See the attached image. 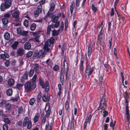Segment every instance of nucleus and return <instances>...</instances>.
<instances>
[{
	"label": "nucleus",
	"instance_id": "c85d7f7f",
	"mask_svg": "<svg viewBox=\"0 0 130 130\" xmlns=\"http://www.w3.org/2000/svg\"><path fill=\"white\" fill-rule=\"evenodd\" d=\"M11 104L9 103H8L6 105L5 108L6 110H9L11 108Z\"/></svg>",
	"mask_w": 130,
	"mask_h": 130
},
{
	"label": "nucleus",
	"instance_id": "ddd939ff",
	"mask_svg": "<svg viewBox=\"0 0 130 130\" xmlns=\"http://www.w3.org/2000/svg\"><path fill=\"white\" fill-rule=\"evenodd\" d=\"M68 63L67 61V60L65 58L64 59L63 62V64L62 66V69L64 70H68Z\"/></svg>",
	"mask_w": 130,
	"mask_h": 130
},
{
	"label": "nucleus",
	"instance_id": "5701e85b",
	"mask_svg": "<svg viewBox=\"0 0 130 130\" xmlns=\"http://www.w3.org/2000/svg\"><path fill=\"white\" fill-rule=\"evenodd\" d=\"M19 42L18 41H15L11 45L13 49L15 50L17 49L18 46L19 45Z\"/></svg>",
	"mask_w": 130,
	"mask_h": 130
},
{
	"label": "nucleus",
	"instance_id": "6ab92c4d",
	"mask_svg": "<svg viewBox=\"0 0 130 130\" xmlns=\"http://www.w3.org/2000/svg\"><path fill=\"white\" fill-rule=\"evenodd\" d=\"M14 81L12 78L9 79L8 82V84L9 86H11L14 85Z\"/></svg>",
	"mask_w": 130,
	"mask_h": 130
},
{
	"label": "nucleus",
	"instance_id": "423d86ee",
	"mask_svg": "<svg viewBox=\"0 0 130 130\" xmlns=\"http://www.w3.org/2000/svg\"><path fill=\"white\" fill-rule=\"evenodd\" d=\"M27 125V128L28 129L30 128L31 126V121L29 120L28 117H25L24 119L22 126L23 127H25Z\"/></svg>",
	"mask_w": 130,
	"mask_h": 130
},
{
	"label": "nucleus",
	"instance_id": "9d476101",
	"mask_svg": "<svg viewBox=\"0 0 130 130\" xmlns=\"http://www.w3.org/2000/svg\"><path fill=\"white\" fill-rule=\"evenodd\" d=\"M32 67L33 68L32 69L35 71L36 73H38L39 72V66L38 64L34 63L32 64Z\"/></svg>",
	"mask_w": 130,
	"mask_h": 130
},
{
	"label": "nucleus",
	"instance_id": "338daca9",
	"mask_svg": "<svg viewBox=\"0 0 130 130\" xmlns=\"http://www.w3.org/2000/svg\"><path fill=\"white\" fill-rule=\"evenodd\" d=\"M37 77V75L36 74H35L34 75L33 78L32 79V80L33 81V82H35V81L36 80Z\"/></svg>",
	"mask_w": 130,
	"mask_h": 130
},
{
	"label": "nucleus",
	"instance_id": "0eeeda50",
	"mask_svg": "<svg viewBox=\"0 0 130 130\" xmlns=\"http://www.w3.org/2000/svg\"><path fill=\"white\" fill-rule=\"evenodd\" d=\"M106 98L104 97H103L102 99L101 100L100 104V108L102 110H104L106 106Z\"/></svg>",
	"mask_w": 130,
	"mask_h": 130
},
{
	"label": "nucleus",
	"instance_id": "603ef678",
	"mask_svg": "<svg viewBox=\"0 0 130 130\" xmlns=\"http://www.w3.org/2000/svg\"><path fill=\"white\" fill-rule=\"evenodd\" d=\"M45 2V0H41L39 2V5H38V6H41L42 7V5L44 4Z\"/></svg>",
	"mask_w": 130,
	"mask_h": 130
},
{
	"label": "nucleus",
	"instance_id": "4be33fe9",
	"mask_svg": "<svg viewBox=\"0 0 130 130\" xmlns=\"http://www.w3.org/2000/svg\"><path fill=\"white\" fill-rule=\"evenodd\" d=\"M84 58L82 57L80 60V69L82 72L83 71L84 69L83 64L84 63Z\"/></svg>",
	"mask_w": 130,
	"mask_h": 130
},
{
	"label": "nucleus",
	"instance_id": "c756f323",
	"mask_svg": "<svg viewBox=\"0 0 130 130\" xmlns=\"http://www.w3.org/2000/svg\"><path fill=\"white\" fill-rule=\"evenodd\" d=\"M124 97L125 99H128L129 98L128 94L126 91H124L123 93Z\"/></svg>",
	"mask_w": 130,
	"mask_h": 130
},
{
	"label": "nucleus",
	"instance_id": "2f4dec72",
	"mask_svg": "<svg viewBox=\"0 0 130 130\" xmlns=\"http://www.w3.org/2000/svg\"><path fill=\"white\" fill-rule=\"evenodd\" d=\"M91 117L92 116L91 115H90L89 117H87L86 119L85 122L87 123H88V122L89 123Z\"/></svg>",
	"mask_w": 130,
	"mask_h": 130
},
{
	"label": "nucleus",
	"instance_id": "864d4df0",
	"mask_svg": "<svg viewBox=\"0 0 130 130\" xmlns=\"http://www.w3.org/2000/svg\"><path fill=\"white\" fill-rule=\"evenodd\" d=\"M28 73L27 71H26L24 74L23 76V77L24 78V79H27L28 77Z\"/></svg>",
	"mask_w": 130,
	"mask_h": 130
},
{
	"label": "nucleus",
	"instance_id": "f03ea898",
	"mask_svg": "<svg viewBox=\"0 0 130 130\" xmlns=\"http://www.w3.org/2000/svg\"><path fill=\"white\" fill-rule=\"evenodd\" d=\"M54 42V39L53 37H51L50 39H48L47 40L43 47L44 50V51H46L47 52H48L50 51V49L48 47L50 46L51 44H53Z\"/></svg>",
	"mask_w": 130,
	"mask_h": 130
},
{
	"label": "nucleus",
	"instance_id": "b1692460",
	"mask_svg": "<svg viewBox=\"0 0 130 130\" xmlns=\"http://www.w3.org/2000/svg\"><path fill=\"white\" fill-rule=\"evenodd\" d=\"M58 19V18L56 17L55 15H54L52 17L51 21L53 23H55L57 22V21Z\"/></svg>",
	"mask_w": 130,
	"mask_h": 130
},
{
	"label": "nucleus",
	"instance_id": "f704fd0d",
	"mask_svg": "<svg viewBox=\"0 0 130 130\" xmlns=\"http://www.w3.org/2000/svg\"><path fill=\"white\" fill-rule=\"evenodd\" d=\"M29 22L28 20H25L23 22V24L24 26L27 27H28L29 25Z\"/></svg>",
	"mask_w": 130,
	"mask_h": 130
},
{
	"label": "nucleus",
	"instance_id": "a211bd4d",
	"mask_svg": "<svg viewBox=\"0 0 130 130\" xmlns=\"http://www.w3.org/2000/svg\"><path fill=\"white\" fill-rule=\"evenodd\" d=\"M31 44L29 42H26L24 45V48L26 50H29L31 47Z\"/></svg>",
	"mask_w": 130,
	"mask_h": 130
},
{
	"label": "nucleus",
	"instance_id": "393cba45",
	"mask_svg": "<svg viewBox=\"0 0 130 130\" xmlns=\"http://www.w3.org/2000/svg\"><path fill=\"white\" fill-rule=\"evenodd\" d=\"M60 31V29H59L57 30H54L52 31V35L53 36H54L57 35L58 34Z\"/></svg>",
	"mask_w": 130,
	"mask_h": 130
},
{
	"label": "nucleus",
	"instance_id": "79ce46f5",
	"mask_svg": "<svg viewBox=\"0 0 130 130\" xmlns=\"http://www.w3.org/2000/svg\"><path fill=\"white\" fill-rule=\"evenodd\" d=\"M101 113L103 112L104 113L103 116L104 117H105L106 116H107L108 115V113L107 111L104 110H103V111L101 110Z\"/></svg>",
	"mask_w": 130,
	"mask_h": 130
},
{
	"label": "nucleus",
	"instance_id": "72a5a7b5",
	"mask_svg": "<svg viewBox=\"0 0 130 130\" xmlns=\"http://www.w3.org/2000/svg\"><path fill=\"white\" fill-rule=\"evenodd\" d=\"M4 121L6 124H9L11 122V121L8 118H5L3 120Z\"/></svg>",
	"mask_w": 130,
	"mask_h": 130
},
{
	"label": "nucleus",
	"instance_id": "49530a36",
	"mask_svg": "<svg viewBox=\"0 0 130 130\" xmlns=\"http://www.w3.org/2000/svg\"><path fill=\"white\" fill-rule=\"evenodd\" d=\"M39 117L38 116H35L34 119L33 120L34 121V123H35L38 121L39 119Z\"/></svg>",
	"mask_w": 130,
	"mask_h": 130
},
{
	"label": "nucleus",
	"instance_id": "3c124183",
	"mask_svg": "<svg viewBox=\"0 0 130 130\" xmlns=\"http://www.w3.org/2000/svg\"><path fill=\"white\" fill-rule=\"evenodd\" d=\"M69 104L68 101H66L65 104V108L66 110H67L69 108Z\"/></svg>",
	"mask_w": 130,
	"mask_h": 130
},
{
	"label": "nucleus",
	"instance_id": "412c9836",
	"mask_svg": "<svg viewBox=\"0 0 130 130\" xmlns=\"http://www.w3.org/2000/svg\"><path fill=\"white\" fill-rule=\"evenodd\" d=\"M10 34L8 32H6L4 35V39L6 40H8L10 39Z\"/></svg>",
	"mask_w": 130,
	"mask_h": 130
},
{
	"label": "nucleus",
	"instance_id": "dca6fc26",
	"mask_svg": "<svg viewBox=\"0 0 130 130\" xmlns=\"http://www.w3.org/2000/svg\"><path fill=\"white\" fill-rule=\"evenodd\" d=\"M79 3L80 1L79 0H76L75 9V11L76 12L78 11L80 8L79 6Z\"/></svg>",
	"mask_w": 130,
	"mask_h": 130
},
{
	"label": "nucleus",
	"instance_id": "9b49d317",
	"mask_svg": "<svg viewBox=\"0 0 130 130\" xmlns=\"http://www.w3.org/2000/svg\"><path fill=\"white\" fill-rule=\"evenodd\" d=\"M47 52L46 51H44L43 52L42 50H40L39 52L38 53L37 56L39 58L42 56V57H44L46 54Z\"/></svg>",
	"mask_w": 130,
	"mask_h": 130
},
{
	"label": "nucleus",
	"instance_id": "5fc2aeb1",
	"mask_svg": "<svg viewBox=\"0 0 130 130\" xmlns=\"http://www.w3.org/2000/svg\"><path fill=\"white\" fill-rule=\"evenodd\" d=\"M55 23V24H53L54 26L56 28H57L59 25L60 22L59 21H57Z\"/></svg>",
	"mask_w": 130,
	"mask_h": 130
},
{
	"label": "nucleus",
	"instance_id": "4468645a",
	"mask_svg": "<svg viewBox=\"0 0 130 130\" xmlns=\"http://www.w3.org/2000/svg\"><path fill=\"white\" fill-rule=\"evenodd\" d=\"M92 42V40H90L89 44L88 45V56H90L91 53L92 48L91 47V45Z\"/></svg>",
	"mask_w": 130,
	"mask_h": 130
},
{
	"label": "nucleus",
	"instance_id": "bf43d9fd",
	"mask_svg": "<svg viewBox=\"0 0 130 130\" xmlns=\"http://www.w3.org/2000/svg\"><path fill=\"white\" fill-rule=\"evenodd\" d=\"M48 66L50 65L51 64V61L50 59H48L45 62Z\"/></svg>",
	"mask_w": 130,
	"mask_h": 130
},
{
	"label": "nucleus",
	"instance_id": "de8ad7c7",
	"mask_svg": "<svg viewBox=\"0 0 130 130\" xmlns=\"http://www.w3.org/2000/svg\"><path fill=\"white\" fill-rule=\"evenodd\" d=\"M59 69V67L58 65H55L53 68L54 70L55 71H58Z\"/></svg>",
	"mask_w": 130,
	"mask_h": 130
},
{
	"label": "nucleus",
	"instance_id": "a19ab883",
	"mask_svg": "<svg viewBox=\"0 0 130 130\" xmlns=\"http://www.w3.org/2000/svg\"><path fill=\"white\" fill-rule=\"evenodd\" d=\"M74 7V4L72 3L71 5L70 6V9L71 14H72L73 10V8Z\"/></svg>",
	"mask_w": 130,
	"mask_h": 130
},
{
	"label": "nucleus",
	"instance_id": "0e129e2a",
	"mask_svg": "<svg viewBox=\"0 0 130 130\" xmlns=\"http://www.w3.org/2000/svg\"><path fill=\"white\" fill-rule=\"evenodd\" d=\"M17 32L18 34H21L22 31V29L20 27H18L17 29Z\"/></svg>",
	"mask_w": 130,
	"mask_h": 130
},
{
	"label": "nucleus",
	"instance_id": "a878e982",
	"mask_svg": "<svg viewBox=\"0 0 130 130\" xmlns=\"http://www.w3.org/2000/svg\"><path fill=\"white\" fill-rule=\"evenodd\" d=\"M50 11L51 12L53 11L55 7V4L53 3H51L50 4Z\"/></svg>",
	"mask_w": 130,
	"mask_h": 130
},
{
	"label": "nucleus",
	"instance_id": "aec40b11",
	"mask_svg": "<svg viewBox=\"0 0 130 130\" xmlns=\"http://www.w3.org/2000/svg\"><path fill=\"white\" fill-rule=\"evenodd\" d=\"M2 59L4 60H5L6 58H8L9 57V56L8 53L6 52H4V54H2Z\"/></svg>",
	"mask_w": 130,
	"mask_h": 130
},
{
	"label": "nucleus",
	"instance_id": "7c9ffc66",
	"mask_svg": "<svg viewBox=\"0 0 130 130\" xmlns=\"http://www.w3.org/2000/svg\"><path fill=\"white\" fill-rule=\"evenodd\" d=\"M75 121L74 120V118L72 119L71 123V128H74V123Z\"/></svg>",
	"mask_w": 130,
	"mask_h": 130
},
{
	"label": "nucleus",
	"instance_id": "e433bc0d",
	"mask_svg": "<svg viewBox=\"0 0 130 130\" xmlns=\"http://www.w3.org/2000/svg\"><path fill=\"white\" fill-rule=\"evenodd\" d=\"M33 53L32 51H30L29 52L26 54V57L27 58H29L31 57L32 56Z\"/></svg>",
	"mask_w": 130,
	"mask_h": 130
},
{
	"label": "nucleus",
	"instance_id": "a18cd8bd",
	"mask_svg": "<svg viewBox=\"0 0 130 130\" xmlns=\"http://www.w3.org/2000/svg\"><path fill=\"white\" fill-rule=\"evenodd\" d=\"M119 0H116V1H115V3H115L114 7H115V9L116 10V12H117V13L118 14V17H120V15L118 13V12L116 10V5H117V4H118V3L119 2Z\"/></svg>",
	"mask_w": 130,
	"mask_h": 130
},
{
	"label": "nucleus",
	"instance_id": "37998d69",
	"mask_svg": "<svg viewBox=\"0 0 130 130\" xmlns=\"http://www.w3.org/2000/svg\"><path fill=\"white\" fill-rule=\"evenodd\" d=\"M3 130H8V126L6 124H4L3 126Z\"/></svg>",
	"mask_w": 130,
	"mask_h": 130
},
{
	"label": "nucleus",
	"instance_id": "09e8293b",
	"mask_svg": "<svg viewBox=\"0 0 130 130\" xmlns=\"http://www.w3.org/2000/svg\"><path fill=\"white\" fill-rule=\"evenodd\" d=\"M10 62L9 60H7L5 63V66L6 67H8L10 66Z\"/></svg>",
	"mask_w": 130,
	"mask_h": 130
},
{
	"label": "nucleus",
	"instance_id": "4d7b16f0",
	"mask_svg": "<svg viewBox=\"0 0 130 130\" xmlns=\"http://www.w3.org/2000/svg\"><path fill=\"white\" fill-rule=\"evenodd\" d=\"M4 18H9L11 16V15L9 13H7L4 14Z\"/></svg>",
	"mask_w": 130,
	"mask_h": 130
},
{
	"label": "nucleus",
	"instance_id": "bb28decb",
	"mask_svg": "<svg viewBox=\"0 0 130 130\" xmlns=\"http://www.w3.org/2000/svg\"><path fill=\"white\" fill-rule=\"evenodd\" d=\"M53 28V26L51 25H48L47 27V34L49 35L50 34V31L51 28Z\"/></svg>",
	"mask_w": 130,
	"mask_h": 130
},
{
	"label": "nucleus",
	"instance_id": "1a4fd4ad",
	"mask_svg": "<svg viewBox=\"0 0 130 130\" xmlns=\"http://www.w3.org/2000/svg\"><path fill=\"white\" fill-rule=\"evenodd\" d=\"M93 71L92 68H91L89 65L87 66L85 71V74L86 76L90 75Z\"/></svg>",
	"mask_w": 130,
	"mask_h": 130
},
{
	"label": "nucleus",
	"instance_id": "473e14b6",
	"mask_svg": "<svg viewBox=\"0 0 130 130\" xmlns=\"http://www.w3.org/2000/svg\"><path fill=\"white\" fill-rule=\"evenodd\" d=\"M36 28V25L35 23H33L31 24L30 26V29L31 30H34Z\"/></svg>",
	"mask_w": 130,
	"mask_h": 130
},
{
	"label": "nucleus",
	"instance_id": "20e7f679",
	"mask_svg": "<svg viewBox=\"0 0 130 130\" xmlns=\"http://www.w3.org/2000/svg\"><path fill=\"white\" fill-rule=\"evenodd\" d=\"M39 82L40 85L43 88H44L45 87V90L46 92H47L49 90V83L47 81H46L45 82V85L44 83L42 81L40 77L39 79Z\"/></svg>",
	"mask_w": 130,
	"mask_h": 130
},
{
	"label": "nucleus",
	"instance_id": "58836bf2",
	"mask_svg": "<svg viewBox=\"0 0 130 130\" xmlns=\"http://www.w3.org/2000/svg\"><path fill=\"white\" fill-rule=\"evenodd\" d=\"M23 85L20 83L17 84V87L18 89H20L22 88Z\"/></svg>",
	"mask_w": 130,
	"mask_h": 130
},
{
	"label": "nucleus",
	"instance_id": "c03bdc74",
	"mask_svg": "<svg viewBox=\"0 0 130 130\" xmlns=\"http://www.w3.org/2000/svg\"><path fill=\"white\" fill-rule=\"evenodd\" d=\"M91 8L92 10L94 12H95L97 10V8L96 7L94 6L93 4H92Z\"/></svg>",
	"mask_w": 130,
	"mask_h": 130
},
{
	"label": "nucleus",
	"instance_id": "f8f14e48",
	"mask_svg": "<svg viewBox=\"0 0 130 130\" xmlns=\"http://www.w3.org/2000/svg\"><path fill=\"white\" fill-rule=\"evenodd\" d=\"M24 50L22 48L18 49L17 51L16 54L17 57L19 56H22L24 54Z\"/></svg>",
	"mask_w": 130,
	"mask_h": 130
},
{
	"label": "nucleus",
	"instance_id": "2eb2a0df",
	"mask_svg": "<svg viewBox=\"0 0 130 130\" xmlns=\"http://www.w3.org/2000/svg\"><path fill=\"white\" fill-rule=\"evenodd\" d=\"M20 13L19 11H15L12 13V17L14 18H18L19 17V14Z\"/></svg>",
	"mask_w": 130,
	"mask_h": 130
},
{
	"label": "nucleus",
	"instance_id": "6e6d98bb",
	"mask_svg": "<svg viewBox=\"0 0 130 130\" xmlns=\"http://www.w3.org/2000/svg\"><path fill=\"white\" fill-rule=\"evenodd\" d=\"M128 106L127 105H126V115L129 114V111L128 110Z\"/></svg>",
	"mask_w": 130,
	"mask_h": 130
},
{
	"label": "nucleus",
	"instance_id": "f3484780",
	"mask_svg": "<svg viewBox=\"0 0 130 130\" xmlns=\"http://www.w3.org/2000/svg\"><path fill=\"white\" fill-rule=\"evenodd\" d=\"M2 21L3 24L4 25V27H7L6 25L8 22V19L5 18H4L2 19Z\"/></svg>",
	"mask_w": 130,
	"mask_h": 130
},
{
	"label": "nucleus",
	"instance_id": "4c0bfd02",
	"mask_svg": "<svg viewBox=\"0 0 130 130\" xmlns=\"http://www.w3.org/2000/svg\"><path fill=\"white\" fill-rule=\"evenodd\" d=\"M28 32L27 31L23 30L22 31L21 33L20 34L21 35L26 36L27 35Z\"/></svg>",
	"mask_w": 130,
	"mask_h": 130
},
{
	"label": "nucleus",
	"instance_id": "ea45409f",
	"mask_svg": "<svg viewBox=\"0 0 130 130\" xmlns=\"http://www.w3.org/2000/svg\"><path fill=\"white\" fill-rule=\"evenodd\" d=\"M35 101V100L34 98L31 99L29 101V104L31 105H32L34 104Z\"/></svg>",
	"mask_w": 130,
	"mask_h": 130
},
{
	"label": "nucleus",
	"instance_id": "680f3d73",
	"mask_svg": "<svg viewBox=\"0 0 130 130\" xmlns=\"http://www.w3.org/2000/svg\"><path fill=\"white\" fill-rule=\"evenodd\" d=\"M50 108L49 107H48V109L47 110H46V115L47 116H48L50 114L51 111L50 110H49Z\"/></svg>",
	"mask_w": 130,
	"mask_h": 130
},
{
	"label": "nucleus",
	"instance_id": "cd10ccee",
	"mask_svg": "<svg viewBox=\"0 0 130 130\" xmlns=\"http://www.w3.org/2000/svg\"><path fill=\"white\" fill-rule=\"evenodd\" d=\"M12 93V90L11 88L8 89L6 92V93L7 95L8 96L11 95Z\"/></svg>",
	"mask_w": 130,
	"mask_h": 130
},
{
	"label": "nucleus",
	"instance_id": "8fccbe9b",
	"mask_svg": "<svg viewBox=\"0 0 130 130\" xmlns=\"http://www.w3.org/2000/svg\"><path fill=\"white\" fill-rule=\"evenodd\" d=\"M33 36L35 37V38L40 37L39 33L37 32H34L33 33Z\"/></svg>",
	"mask_w": 130,
	"mask_h": 130
},
{
	"label": "nucleus",
	"instance_id": "c9c22d12",
	"mask_svg": "<svg viewBox=\"0 0 130 130\" xmlns=\"http://www.w3.org/2000/svg\"><path fill=\"white\" fill-rule=\"evenodd\" d=\"M34 71L33 69H31L30 70L28 74L29 77H31L33 76L34 73Z\"/></svg>",
	"mask_w": 130,
	"mask_h": 130
},
{
	"label": "nucleus",
	"instance_id": "f257e3e1",
	"mask_svg": "<svg viewBox=\"0 0 130 130\" xmlns=\"http://www.w3.org/2000/svg\"><path fill=\"white\" fill-rule=\"evenodd\" d=\"M35 82L32 83L30 82L26 83L25 85V90L27 92H31L35 89L36 87Z\"/></svg>",
	"mask_w": 130,
	"mask_h": 130
},
{
	"label": "nucleus",
	"instance_id": "13d9d810",
	"mask_svg": "<svg viewBox=\"0 0 130 130\" xmlns=\"http://www.w3.org/2000/svg\"><path fill=\"white\" fill-rule=\"evenodd\" d=\"M103 76L104 74H103L102 75H101V76L100 77L99 79V80L100 82V85H102V81L103 78Z\"/></svg>",
	"mask_w": 130,
	"mask_h": 130
},
{
	"label": "nucleus",
	"instance_id": "6e6552de",
	"mask_svg": "<svg viewBox=\"0 0 130 130\" xmlns=\"http://www.w3.org/2000/svg\"><path fill=\"white\" fill-rule=\"evenodd\" d=\"M42 8L41 6H38L36 11L34 12L35 17H37L39 15V13H41L42 11Z\"/></svg>",
	"mask_w": 130,
	"mask_h": 130
},
{
	"label": "nucleus",
	"instance_id": "052dcab7",
	"mask_svg": "<svg viewBox=\"0 0 130 130\" xmlns=\"http://www.w3.org/2000/svg\"><path fill=\"white\" fill-rule=\"evenodd\" d=\"M16 19L14 20V22H15L19 23L21 22V20L20 17H19V18H17Z\"/></svg>",
	"mask_w": 130,
	"mask_h": 130
},
{
	"label": "nucleus",
	"instance_id": "774afa93",
	"mask_svg": "<svg viewBox=\"0 0 130 130\" xmlns=\"http://www.w3.org/2000/svg\"><path fill=\"white\" fill-rule=\"evenodd\" d=\"M42 99L44 101L46 102L47 101V99L46 98L45 95L44 94L42 96Z\"/></svg>",
	"mask_w": 130,
	"mask_h": 130
},
{
	"label": "nucleus",
	"instance_id": "e2e57ef3",
	"mask_svg": "<svg viewBox=\"0 0 130 130\" xmlns=\"http://www.w3.org/2000/svg\"><path fill=\"white\" fill-rule=\"evenodd\" d=\"M121 76L122 78V82L123 84L124 85V86L125 87H127L126 86H125L124 84H123V82H124V76L123 75V73L122 72H121Z\"/></svg>",
	"mask_w": 130,
	"mask_h": 130
},
{
	"label": "nucleus",
	"instance_id": "69168bd1",
	"mask_svg": "<svg viewBox=\"0 0 130 130\" xmlns=\"http://www.w3.org/2000/svg\"><path fill=\"white\" fill-rule=\"evenodd\" d=\"M68 20L67 19H66L65 20V29H66L68 27Z\"/></svg>",
	"mask_w": 130,
	"mask_h": 130
},
{
	"label": "nucleus",
	"instance_id": "39448f33",
	"mask_svg": "<svg viewBox=\"0 0 130 130\" xmlns=\"http://www.w3.org/2000/svg\"><path fill=\"white\" fill-rule=\"evenodd\" d=\"M68 71V70H64L62 69H61V70L60 79L61 83L63 85L64 82V75H66V78L67 77Z\"/></svg>",
	"mask_w": 130,
	"mask_h": 130
},
{
	"label": "nucleus",
	"instance_id": "7ed1b4c3",
	"mask_svg": "<svg viewBox=\"0 0 130 130\" xmlns=\"http://www.w3.org/2000/svg\"><path fill=\"white\" fill-rule=\"evenodd\" d=\"M5 3L2 4L1 6V11H4L5 10L9 8L12 4V0H4Z\"/></svg>",
	"mask_w": 130,
	"mask_h": 130
}]
</instances>
